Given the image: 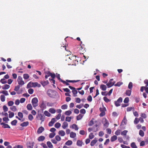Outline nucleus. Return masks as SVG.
<instances>
[{
  "instance_id": "5701e85b",
  "label": "nucleus",
  "mask_w": 148,
  "mask_h": 148,
  "mask_svg": "<svg viewBox=\"0 0 148 148\" xmlns=\"http://www.w3.org/2000/svg\"><path fill=\"white\" fill-rule=\"evenodd\" d=\"M117 139V136L116 135H114L111 137L110 140L112 142H113L116 140Z\"/></svg>"
},
{
  "instance_id": "dca6fc26",
  "label": "nucleus",
  "mask_w": 148,
  "mask_h": 148,
  "mask_svg": "<svg viewBox=\"0 0 148 148\" xmlns=\"http://www.w3.org/2000/svg\"><path fill=\"white\" fill-rule=\"evenodd\" d=\"M58 134L61 136H63L65 135V133L64 131L62 130H60L59 131Z\"/></svg>"
},
{
  "instance_id": "7c9ffc66",
  "label": "nucleus",
  "mask_w": 148,
  "mask_h": 148,
  "mask_svg": "<svg viewBox=\"0 0 148 148\" xmlns=\"http://www.w3.org/2000/svg\"><path fill=\"white\" fill-rule=\"evenodd\" d=\"M0 99L1 101L4 102L5 100V97L4 95H2L0 96Z\"/></svg>"
},
{
  "instance_id": "393cba45",
  "label": "nucleus",
  "mask_w": 148,
  "mask_h": 148,
  "mask_svg": "<svg viewBox=\"0 0 148 148\" xmlns=\"http://www.w3.org/2000/svg\"><path fill=\"white\" fill-rule=\"evenodd\" d=\"M47 145L49 148H53V146L51 142L50 141H47Z\"/></svg>"
},
{
  "instance_id": "9d476101",
  "label": "nucleus",
  "mask_w": 148,
  "mask_h": 148,
  "mask_svg": "<svg viewBox=\"0 0 148 148\" xmlns=\"http://www.w3.org/2000/svg\"><path fill=\"white\" fill-rule=\"evenodd\" d=\"M40 108L42 110H43L46 108V104L45 103L44 101H42V103L40 104Z\"/></svg>"
},
{
  "instance_id": "a19ab883",
  "label": "nucleus",
  "mask_w": 148,
  "mask_h": 148,
  "mask_svg": "<svg viewBox=\"0 0 148 148\" xmlns=\"http://www.w3.org/2000/svg\"><path fill=\"white\" fill-rule=\"evenodd\" d=\"M56 135V133L55 132H53L50 133L49 135V137L50 138H53Z\"/></svg>"
},
{
  "instance_id": "f704fd0d",
  "label": "nucleus",
  "mask_w": 148,
  "mask_h": 148,
  "mask_svg": "<svg viewBox=\"0 0 148 148\" xmlns=\"http://www.w3.org/2000/svg\"><path fill=\"white\" fill-rule=\"evenodd\" d=\"M29 76L28 74H24L23 75V78L25 79H27L29 78Z\"/></svg>"
},
{
  "instance_id": "2f4dec72",
  "label": "nucleus",
  "mask_w": 148,
  "mask_h": 148,
  "mask_svg": "<svg viewBox=\"0 0 148 148\" xmlns=\"http://www.w3.org/2000/svg\"><path fill=\"white\" fill-rule=\"evenodd\" d=\"M9 113V117L10 118H12L14 116V112H11L10 111L8 112Z\"/></svg>"
},
{
  "instance_id": "49530a36",
  "label": "nucleus",
  "mask_w": 148,
  "mask_h": 148,
  "mask_svg": "<svg viewBox=\"0 0 148 148\" xmlns=\"http://www.w3.org/2000/svg\"><path fill=\"white\" fill-rule=\"evenodd\" d=\"M72 113L71 111L70 110H68L66 111L65 112V114L67 116H69Z\"/></svg>"
},
{
  "instance_id": "a211bd4d",
  "label": "nucleus",
  "mask_w": 148,
  "mask_h": 148,
  "mask_svg": "<svg viewBox=\"0 0 148 148\" xmlns=\"http://www.w3.org/2000/svg\"><path fill=\"white\" fill-rule=\"evenodd\" d=\"M45 139V136H39L38 139V140L39 141H43Z\"/></svg>"
},
{
  "instance_id": "338daca9",
  "label": "nucleus",
  "mask_w": 148,
  "mask_h": 148,
  "mask_svg": "<svg viewBox=\"0 0 148 148\" xmlns=\"http://www.w3.org/2000/svg\"><path fill=\"white\" fill-rule=\"evenodd\" d=\"M75 102L77 103H80L81 101V99L79 97L76 98H75Z\"/></svg>"
},
{
  "instance_id": "bf43d9fd",
  "label": "nucleus",
  "mask_w": 148,
  "mask_h": 148,
  "mask_svg": "<svg viewBox=\"0 0 148 148\" xmlns=\"http://www.w3.org/2000/svg\"><path fill=\"white\" fill-rule=\"evenodd\" d=\"M127 130H124L121 133V135L122 136H126L127 133Z\"/></svg>"
},
{
  "instance_id": "2eb2a0df",
  "label": "nucleus",
  "mask_w": 148,
  "mask_h": 148,
  "mask_svg": "<svg viewBox=\"0 0 148 148\" xmlns=\"http://www.w3.org/2000/svg\"><path fill=\"white\" fill-rule=\"evenodd\" d=\"M29 123L28 121L24 122L20 124L21 126L23 127H26L29 125Z\"/></svg>"
},
{
  "instance_id": "bb28decb",
  "label": "nucleus",
  "mask_w": 148,
  "mask_h": 148,
  "mask_svg": "<svg viewBox=\"0 0 148 148\" xmlns=\"http://www.w3.org/2000/svg\"><path fill=\"white\" fill-rule=\"evenodd\" d=\"M49 111L52 114H54L55 113L56 110L54 108H50L49 110Z\"/></svg>"
},
{
  "instance_id": "052dcab7",
  "label": "nucleus",
  "mask_w": 148,
  "mask_h": 148,
  "mask_svg": "<svg viewBox=\"0 0 148 148\" xmlns=\"http://www.w3.org/2000/svg\"><path fill=\"white\" fill-rule=\"evenodd\" d=\"M71 117L67 116L66 117V121H67L70 122L71 121Z\"/></svg>"
},
{
  "instance_id": "8fccbe9b",
  "label": "nucleus",
  "mask_w": 148,
  "mask_h": 148,
  "mask_svg": "<svg viewBox=\"0 0 148 148\" xmlns=\"http://www.w3.org/2000/svg\"><path fill=\"white\" fill-rule=\"evenodd\" d=\"M99 110L101 112H105L106 111V108L105 107H103L99 108Z\"/></svg>"
},
{
  "instance_id": "39448f33",
  "label": "nucleus",
  "mask_w": 148,
  "mask_h": 148,
  "mask_svg": "<svg viewBox=\"0 0 148 148\" xmlns=\"http://www.w3.org/2000/svg\"><path fill=\"white\" fill-rule=\"evenodd\" d=\"M122 98L121 97H119L117 101H114V104L116 107H118L120 106V103L122 102Z\"/></svg>"
},
{
  "instance_id": "c756f323",
  "label": "nucleus",
  "mask_w": 148,
  "mask_h": 148,
  "mask_svg": "<svg viewBox=\"0 0 148 148\" xmlns=\"http://www.w3.org/2000/svg\"><path fill=\"white\" fill-rule=\"evenodd\" d=\"M17 122V121L16 120H14L11 122V124L12 125H16Z\"/></svg>"
},
{
  "instance_id": "7ed1b4c3",
  "label": "nucleus",
  "mask_w": 148,
  "mask_h": 148,
  "mask_svg": "<svg viewBox=\"0 0 148 148\" xmlns=\"http://www.w3.org/2000/svg\"><path fill=\"white\" fill-rule=\"evenodd\" d=\"M36 118L38 120L41 121V123L45 121V116L43 114H38L36 116Z\"/></svg>"
},
{
  "instance_id": "6e6552de",
  "label": "nucleus",
  "mask_w": 148,
  "mask_h": 148,
  "mask_svg": "<svg viewBox=\"0 0 148 148\" xmlns=\"http://www.w3.org/2000/svg\"><path fill=\"white\" fill-rule=\"evenodd\" d=\"M34 144V142L32 143L30 141L27 142L26 144L27 148H33Z\"/></svg>"
},
{
  "instance_id": "680f3d73",
  "label": "nucleus",
  "mask_w": 148,
  "mask_h": 148,
  "mask_svg": "<svg viewBox=\"0 0 148 148\" xmlns=\"http://www.w3.org/2000/svg\"><path fill=\"white\" fill-rule=\"evenodd\" d=\"M87 99L89 102H91L92 100V97L91 95H89L87 97Z\"/></svg>"
},
{
  "instance_id": "de8ad7c7",
  "label": "nucleus",
  "mask_w": 148,
  "mask_h": 148,
  "mask_svg": "<svg viewBox=\"0 0 148 148\" xmlns=\"http://www.w3.org/2000/svg\"><path fill=\"white\" fill-rule=\"evenodd\" d=\"M74 95V97H76L77 96L76 94L77 93V91L75 89L72 90V91Z\"/></svg>"
},
{
  "instance_id": "774afa93",
  "label": "nucleus",
  "mask_w": 148,
  "mask_h": 148,
  "mask_svg": "<svg viewBox=\"0 0 148 148\" xmlns=\"http://www.w3.org/2000/svg\"><path fill=\"white\" fill-rule=\"evenodd\" d=\"M3 109L4 112H6L8 111V108L5 106H3Z\"/></svg>"
},
{
  "instance_id": "58836bf2",
  "label": "nucleus",
  "mask_w": 148,
  "mask_h": 148,
  "mask_svg": "<svg viewBox=\"0 0 148 148\" xmlns=\"http://www.w3.org/2000/svg\"><path fill=\"white\" fill-rule=\"evenodd\" d=\"M10 109H11V110L12 111L14 112H15L17 110V109L16 106H13L12 107H10Z\"/></svg>"
},
{
  "instance_id": "b1692460",
  "label": "nucleus",
  "mask_w": 148,
  "mask_h": 148,
  "mask_svg": "<svg viewBox=\"0 0 148 148\" xmlns=\"http://www.w3.org/2000/svg\"><path fill=\"white\" fill-rule=\"evenodd\" d=\"M72 128L74 129L75 130H77L79 129L77 126L75 124H73L72 125Z\"/></svg>"
},
{
  "instance_id": "e433bc0d",
  "label": "nucleus",
  "mask_w": 148,
  "mask_h": 148,
  "mask_svg": "<svg viewBox=\"0 0 148 148\" xmlns=\"http://www.w3.org/2000/svg\"><path fill=\"white\" fill-rule=\"evenodd\" d=\"M131 146L132 148H137L136 145L134 142H132L131 143Z\"/></svg>"
},
{
  "instance_id": "f257e3e1",
  "label": "nucleus",
  "mask_w": 148,
  "mask_h": 148,
  "mask_svg": "<svg viewBox=\"0 0 148 148\" xmlns=\"http://www.w3.org/2000/svg\"><path fill=\"white\" fill-rule=\"evenodd\" d=\"M80 81L79 80H69L68 79L66 80V81H64L63 80H62V82L64 84H65L67 86L69 85V84L68 83V82H72V83H75L76 82H79Z\"/></svg>"
},
{
  "instance_id": "6e6d98bb",
  "label": "nucleus",
  "mask_w": 148,
  "mask_h": 148,
  "mask_svg": "<svg viewBox=\"0 0 148 148\" xmlns=\"http://www.w3.org/2000/svg\"><path fill=\"white\" fill-rule=\"evenodd\" d=\"M18 115L21 119H22L23 117V114L21 112H18Z\"/></svg>"
},
{
  "instance_id": "412c9836",
  "label": "nucleus",
  "mask_w": 148,
  "mask_h": 148,
  "mask_svg": "<svg viewBox=\"0 0 148 148\" xmlns=\"http://www.w3.org/2000/svg\"><path fill=\"white\" fill-rule=\"evenodd\" d=\"M10 87V86L7 84L4 85L2 86V88L3 90H6L8 89Z\"/></svg>"
},
{
  "instance_id": "6ab92c4d",
  "label": "nucleus",
  "mask_w": 148,
  "mask_h": 148,
  "mask_svg": "<svg viewBox=\"0 0 148 148\" xmlns=\"http://www.w3.org/2000/svg\"><path fill=\"white\" fill-rule=\"evenodd\" d=\"M106 88V86L104 84H101L100 86V88L103 91L105 90Z\"/></svg>"
},
{
  "instance_id": "0e129e2a",
  "label": "nucleus",
  "mask_w": 148,
  "mask_h": 148,
  "mask_svg": "<svg viewBox=\"0 0 148 148\" xmlns=\"http://www.w3.org/2000/svg\"><path fill=\"white\" fill-rule=\"evenodd\" d=\"M140 116L141 117L144 119H145L147 117V115L145 113H141Z\"/></svg>"
},
{
  "instance_id": "c9c22d12",
  "label": "nucleus",
  "mask_w": 148,
  "mask_h": 148,
  "mask_svg": "<svg viewBox=\"0 0 148 148\" xmlns=\"http://www.w3.org/2000/svg\"><path fill=\"white\" fill-rule=\"evenodd\" d=\"M139 134L141 137H143L144 136V133L142 130H140Z\"/></svg>"
},
{
  "instance_id": "f3484780",
  "label": "nucleus",
  "mask_w": 148,
  "mask_h": 148,
  "mask_svg": "<svg viewBox=\"0 0 148 148\" xmlns=\"http://www.w3.org/2000/svg\"><path fill=\"white\" fill-rule=\"evenodd\" d=\"M40 83L43 86H44L47 85L49 82L47 80L46 81H41Z\"/></svg>"
},
{
  "instance_id": "c03bdc74",
  "label": "nucleus",
  "mask_w": 148,
  "mask_h": 148,
  "mask_svg": "<svg viewBox=\"0 0 148 148\" xmlns=\"http://www.w3.org/2000/svg\"><path fill=\"white\" fill-rule=\"evenodd\" d=\"M1 93L4 94L6 96L8 95H9L8 92L7 90H2L1 92Z\"/></svg>"
},
{
  "instance_id": "4be33fe9",
  "label": "nucleus",
  "mask_w": 148,
  "mask_h": 148,
  "mask_svg": "<svg viewBox=\"0 0 148 148\" xmlns=\"http://www.w3.org/2000/svg\"><path fill=\"white\" fill-rule=\"evenodd\" d=\"M76 136V134L75 133L73 132H71L70 134V137L72 138H75Z\"/></svg>"
},
{
  "instance_id": "3c124183",
  "label": "nucleus",
  "mask_w": 148,
  "mask_h": 148,
  "mask_svg": "<svg viewBox=\"0 0 148 148\" xmlns=\"http://www.w3.org/2000/svg\"><path fill=\"white\" fill-rule=\"evenodd\" d=\"M67 107H68L67 105L66 104H65L62 105L61 107V108L62 109H63V110H64V109H67Z\"/></svg>"
},
{
  "instance_id": "79ce46f5",
  "label": "nucleus",
  "mask_w": 148,
  "mask_h": 148,
  "mask_svg": "<svg viewBox=\"0 0 148 148\" xmlns=\"http://www.w3.org/2000/svg\"><path fill=\"white\" fill-rule=\"evenodd\" d=\"M132 87H133L132 83V82H130L128 86V88L130 90H132Z\"/></svg>"
},
{
  "instance_id": "4c0bfd02",
  "label": "nucleus",
  "mask_w": 148,
  "mask_h": 148,
  "mask_svg": "<svg viewBox=\"0 0 148 148\" xmlns=\"http://www.w3.org/2000/svg\"><path fill=\"white\" fill-rule=\"evenodd\" d=\"M123 84V83L120 82H117L116 84H114V86H120L121 85Z\"/></svg>"
},
{
  "instance_id": "72a5a7b5",
  "label": "nucleus",
  "mask_w": 148,
  "mask_h": 148,
  "mask_svg": "<svg viewBox=\"0 0 148 148\" xmlns=\"http://www.w3.org/2000/svg\"><path fill=\"white\" fill-rule=\"evenodd\" d=\"M83 117V115L81 114H79L77 116L76 119L77 120H80Z\"/></svg>"
},
{
  "instance_id": "f8f14e48",
  "label": "nucleus",
  "mask_w": 148,
  "mask_h": 148,
  "mask_svg": "<svg viewBox=\"0 0 148 148\" xmlns=\"http://www.w3.org/2000/svg\"><path fill=\"white\" fill-rule=\"evenodd\" d=\"M84 144L83 143L82 140H78L76 143L77 145L79 147H82V145H84Z\"/></svg>"
},
{
  "instance_id": "603ef678",
  "label": "nucleus",
  "mask_w": 148,
  "mask_h": 148,
  "mask_svg": "<svg viewBox=\"0 0 148 148\" xmlns=\"http://www.w3.org/2000/svg\"><path fill=\"white\" fill-rule=\"evenodd\" d=\"M8 105L9 106H12L13 105L14 103L13 101H11L8 102Z\"/></svg>"
},
{
  "instance_id": "20e7f679",
  "label": "nucleus",
  "mask_w": 148,
  "mask_h": 148,
  "mask_svg": "<svg viewBox=\"0 0 148 148\" xmlns=\"http://www.w3.org/2000/svg\"><path fill=\"white\" fill-rule=\"evenodd\" d=\"M113 81V79H110L108 82L106 84V85L108 88H110L113 85H114L115 83V81Z\"/></svg>"
},
{
  "instance_id": "4468645a",
  "label": "nucleus",
  "mask_w": 148,
  "mask_h": 148,
  "mask_svg": "<svg viewBox=\"0 0 148 148\" xmlns=\"http://www.w3.org/2000/svg\"><path fill=\"white\" fill-rule=\"evenodd\" d=\"M96 138H95V139L92 140L90 143V145L92 146H93L95 145V144L96 143L97 141V140L96 139Z\"/></svg>"
},
{
  "instance_id": "f03ea898",
  "label": "nucleus",
  "mask_w": 148,
  "mask_h": 148,
  "mask_svg": "<svg viewBox=\"0 0 148 148\" xmlns=\"http://www.w3.org/2000/svg\"><path fill=\"white\" fill-rule=\"evenodd\" d=\"M38 100L36 97L34 98L32 100V103L34 107L37 106L38 104Z\"/></svg>"
},
{
  "instance_id": "37998d69",
  "label": "nucleus",
  "mask_w": 148,
  "mask_h": 148,
  "mask_svg": "<svg viewBox=\"0 0 148 148\" xmlns=\"http://www.w3.org/2000/svg\"><path fill=\"white\" fill-rule=\"evenodd\" d=\"M139 122V120L138 119L137 117H136L134 121V123L135 124H137Z\"/></svg>"
},
{
  "instance_id": "864d4df0",
  "label": "nucleus",
  "mask_w": 148,
  "mask_h": 148,
  "mask_svg": "<svg viewBox=\"0 0 148 148\" xmlns=\"http://www.w3.org/2000/svg\"><path fill=\"white\" fill-rule=\"evenodd\" d=\"M94 135H93V133H90L89 135V138L90 139H92L94 137Z\"/></svg>"
},
{
  "instance_id": "5fc2aeb1",
  "label": "nucleus",
  "mask_w": 148,
  "mask_h": 148,
  "mask_svg": "<svg viewBox=\"0 0 148 148\" xmlns=\"http://www.w3.org/2000/svg\"><path fill=\"white\" fill-rule=\"evenodd\" d=\"M55 138L57 141H59L61 140V137L58 135H57L55 137Z\"/></svg>"
},
{
  "instance_id": "aec40b11",
  "label": "nucleus",
  "mask_w": 148,
  "mask_h": 148,
  "mask_svg": "<svg viewBox=\"0 0 148 148\" xmlns=\"http://www.w3.org/2000/svg\"><path fill=\"white\" fill-rule=\"evenodd\" d=\"M68 124L66 122H64L62 125V127L63 129H65L68 127Z\"/></svg>"
},
{
  "instance_id": "69168bd1",
  "label": "nucleus",
  "mask_w": 148,
  "mask_h": 148,
  "mask_svg": "<svg viewBox=\"0 0 148 148\" xmlns=\"http://www.w3.org/2000/svg\"><path fill=\"white\" fill-rule=\"evenodd\" d=\"M28 119L29 120L31 121L33 119L34 117L32 114H30L28 116Z\"/></svg>"
},
{
  "instance_id": "ddd939ff",
  "label": "nucleus",
  "mask_w": 148,
  "mask_h": 148,
  "mask_svg": "<svg viewBox=\"0 0 148 148\" xmlns=\"http://www.w3.org/2000/svg\"><path fill=\"white\" fill-rule=\"evenodd\" d=\"M0 124L1 125H3L2 127L4 128H10V127L8 124H5L3 123H0Z\"/></svg>"
},
{
  "instance_id": "c85d7f7f",
  "label": "nucleus",
  "mask_w": 148,
  "mask_h": 148,
  "mask_svg": "<svg viewBox=\"0 0 148 148\" xmlns=\"http://www.w3.org/2000/svg\"><path fill=\"white\" fill-rule=\"evenodd\" d=\"M72 143L73 142L72 141L69 140L65 143V144L66 145L69 146L71 145Z\"/></svg>"
},
{
  "instance_id": "1a4fd4ad",
  "label": "nucleus",
  "mask_w": 148,
  "mask_h": 148,
  "mask_svg": "<svg viewBox=\"0 0 148 148\" xmlns=\"http://www.w3.org/2000/svg\"><path fill=\"white\" fill-rule=\"evenodd\" d=\"M56 121L55 119V118H53L51 119V121L48 124L49 126V127L52 126Z\"/></svg>"
},
{
  "instance_id": "0eeeda50",
  "label": "nucleus",
  "mask_w": 148,
  "mask_h": 148,
  "mask_svg": "<svg viewBox=\"0 0 148 148\" xmlns=\"http://www.w3.org/2000/svg\"><path fill=\"white\" fill-rule=\"evenodd\" d=\"M17 82L18 84L20 85H23L24 84V81L23 80L22 77L20 76H19L17 79Z\"/></svg>"
},
{
  "instance_id": "09e8293b",
  "label": "nucleus",
  "mask_w": 148,
  "mask_h": 148,
  "mask_svg": "<svg viewBox=\"0 0 148 148\" xmlns=\"http://www.w3.org/2000/svg\"><path fill=\"white\" fill-rule=\"evenodd\" d=\"M103 99L104 100L106 103H108L110 101V100L106 97H103Z\"/></svg>"
},
{
  "instance_id": "423d86ee",
  "label": "nucleus",
  "mask_w": 148,
  "mask_h": 148,
  "mask_svg": "<svg viewBox=\"0 0 148 148\" xmlns=\"http://www.w3.org/2000/svg\"><path fill=\"white\" fill-rule=\"evenodd\" d=\"M81 44L78 46V47L79 48V51L81 53L83 52L85 50V48L83 45H82V42L81 41Z\"/></svg>"
},
{
  "instance_id": "473e14b6",
  "label": "nucleus",
  "mask_w": 148,
  "mask_h": 148,
  "mask_svg": "<svg viewBox=\"0 0 148 148\" xmlns=\"http://www.w3.org/2000/svg\"><path fill=\"white\" fill-rule=\"evenodd\" d=\"M61 125L60 123L57 122L55 124V127L57 128H58L61 126Z\"/></svg>"
},
{
  "instance_id": "9b49d317",
  "label": "nucleus",
  "mask_w": 148,
  "mask_h": 148,
  "mask_svg": "<svg viewBox=\"0 0 148 148\" xmlns=\"http://www.w3.org/2000/svg\"><path fill=\"white\" fill-rule=\"evenodd\" d=\"M44 130V128L41 126L39 127L37 131V132L38 134H40L42 133Z\"/></svg>"
},
{
  "instance_id": "ea45409f",
  "label": "nucleus",
  "mask_w": 148,
  "mask_h": 148,
  "mask_svg": "<svg viewBox=\"0 0 148 148\" xmlns=\"http://www.w3.org/2000/svg\"><path fill=\"white\" fill-rule=\"evenodd\" d=\"M44 114L45 115L48 117L50 116L51 115L47 111H45L44 112Z\"/></svg>"
},
{
  "instance_id": "13d9d810",
  "label": "nucleus",
  "mask_w": 148,
  "mask_h": 148,
  "mask_svg": "<svg viewBox=\"0 0 148 148\" xmlns=\"http://www.w3.org/2000/svg\"><path fill=\"white\" fill-rule=\"evenodd\" d=\"M34 90L32 88H29L28 90V92L30 94H32L34 92Z\"/></svg>"
},
{
  "instance_id": "a18cd8bd",
  "label": "nucleus",
  "mask_w": 148,
  "mask_h": 148,
  "mask_svg": "<svg viewBox=\"0 0 148 148\" xmlns=\"http://www.w3.org/2000/svg\"><path fill=\"white\" fill-rule=\"evenodd\" d=\"M0 82L3 84H5L7 83V81L5 80L4 78H3L1 79Z\"/></svg>"
},
{
  "instance_id": "cd10ccee",
  "label": "nucleus",
  "mask_w": 148,
  "mask_h": 148,
  "mask_svg": "<svg viewBox=\"0 0 148 148\" xmlns=\"http://www.w3.org/2000/svg\"><path fill=\"white\" fill-rule=\"evenodd\" d=\"M131 90H127L126 91L125 94L126 95L128 96H130L131 95Z\"/></svg>"
},
{
  "instance_id": "e2e57ef3",
  "label": "nucleus",
  "mask_w": 148,
  "mask_h": 148,
  "mask_svg": "<svg viewBox=\"0 0 148 148\" xmlns=\"http://www.w3.org/2000/svg\"><path fill=\"white\" fill-rule=\"evenodd\" d=\"M3 119L4 121H5L7 123L8 121L9 120L8 117L3 118Z\"/></svg>"
},
{
  "instance_id": "4d7b16f0",
  "label": "nucleus",
  "mask_w": 148,
  "mask_h": 148,
  "mask_svg": "<svg viewBox=\"0 0 148 148\" xmlns=\"http://www.w3.org/2000/svg\"><path fill=\"white\" fill-rule=\"evenodd\" d=\"M94 119H92V120L90 121L88 123V125L89 126H92L93 124H94V122L93 120H94Z\"/></svg>"
},
{
  "instance_id": "a878e982",
  "label": "nucleus",
  "mask_w": 148,
  "mask_h": 148,
  "mask_svg": "<svg viewBox=\"0 0 148 148\" xmlns=\"http://www.w3.org/2000/svg\"><path fill=\"white\" fill-rule=\"evenodd\" d=\"M27 109L29 110H31L32 109V106L31 104H28L27 106Z\"/></svg>"
}]
</instances>
